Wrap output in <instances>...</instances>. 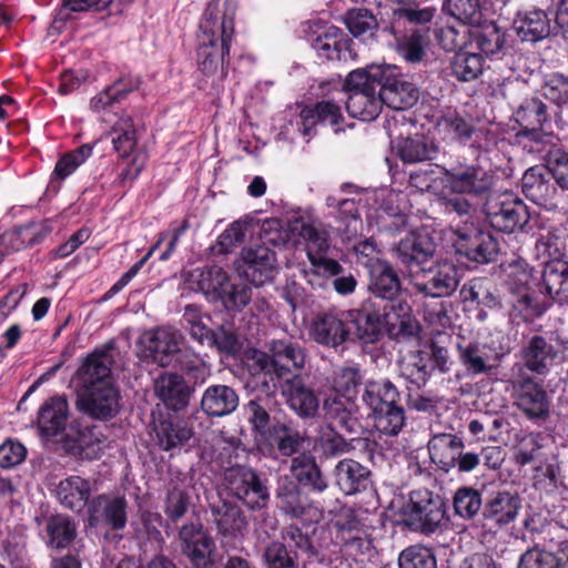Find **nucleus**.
<instances>
[{
  "label": "nucleus",
  "mask_w": 568,
  "mask_h": 568,
  "mask_svg": "<svg viewBox=\"0 0 568 568\" xmlns=\"http://www.w3.org/2000/svg\"><path fill=\"white\" fill-rule=\"evenodd\" d=\"M273 435L283 456H292L298 453L307 440L298 430L283 423L273 426Z\"/></svg>",
  "instance_id": "obj_53"
},
{
  "label": "nucleus",
  "mask_w": 568,
  "mask_h": 568,
  "mask_svg": "<svg viewBox=\"0 0 568 568\" xmlns=\"http://www.w3.org/2000/svg\"><path fill=\"white\" fill-rule=\"evenodd\" d=\"M463 446V440L453 434H438L428 442L430 458L445 467L455 466L456 455Z\"/></svg>",
  "instance_id": "obj_40"
},
{
  "label": "nucleus",
  "mask_w": 568,
  "mask_h": 568,
  "mask_svg": "<svg viewBox=\"0 0 568 568\" xmlns=\"http://www.w3.org/2000/svg\"><path fill=\"white\" fill-rule=\"evenodd\" d=\"M450 68L457 80L473 81L483 73L484 59L480 53L459 51L453 57Z\"/></svg>",
  "instance_id": "obj_44"
},
{
  "label": "nucleus",
  "mask_w": 568,
  "mask_h": 568,
  "mask_svg": "<svg viewBox=\"0 0 568 568\" xmlns=\"http://www.w3.org/2000/svg\"><path fill=\"white\" fill-rule=\"evenodd\" d=\"M369 471L353 459H343L335 467L336 483L346 495L365 489Z\"/></svg>",
  "instance_id": "obj_32"
},
{
  "label": "nucleus",
  "mask_w": 568,
  "mask_h": 568,
  "mask_svg": "<svg viewBox=\"0 0 568 568\" xmlns=\"http://www.w3.org/2000/svg\"><path fill=\"white\" fill-rule=\"evenodd\" d=\"M517 568H561V561L554 552L534 547L520 556Z\"/></svg>",
  "instance_id": "obj_63"
},
{
  "label": "nucleus",
  "mask_w": 568,
  "mask_h": 568,
  "mask_svg": "<svg viewBox=\"0 0 568 568\" xmlns=\"http://www.w3.org/2000/svg\"><path fill=\"white\" fill-rule=\"evenodd\" d=\"M363 402L372 412L398 404L400 395L389 379L368 381L365 384Z\"/></svg>",
  "instance_id": "obj_34"
},
{
  "label": "nucleus",
  "mask_w": 568,
  "mask_h": 568,
  "mask_svg": "<svg viewBox=\"0 0 568 568\" xmlns=\"http://www.w3.org/2000/svg\"><path fill=\"white\" fill-rule=\"evenodd\" d=\"M481 505L480 494L470 487L459 488L454 496V509L462 518H473Z\"/></svg>",
  "instance_id": "obj_61"
},
{
  "label": "nucleus",
  "mask_w": 568,
  "mask_h": 568,
  "mask_svg": "<svg viewBox=\"0 0 568 568\" xmlns=\"http://www.w3.org/2000/svg\"><path fill=\"white\" fill-rule=\"evenodd\" d=\"M348 39L336 28L318 36L312 43L318 57L327 60H345L348 53Z\"/></svg>",
  "instance_id": "obj_41"
},
{
  "label": "nucleus",
  "mask_w": 568,
  "mask_h": 568,
  "mask_svg": "<svg viewBox=\"0 0 568 568\" xmlns=\"http://www.w3.org/2000/svg\"><path fill=\"white\" fill-rule=\"evenodd\" d=\"M524 364H519L526 369L539 375H545L555 364L558 356V349L545 337L535 335L521 349Z\"/></svg>",
  "instance_id": "obj_22"
},
{
  "label": "nucleus",
  "mask_w": 568,
  "mask_h": 568,
  "mask_svg": "<svg viewBox=\"0 0 568 568\" xmlns=\"http://www.w3.org/2000/svg\"><path fill=\"white\" fill-rule=\"evenodd\" d=\"M379 314L383 332L390 338L400 341L418 335L419 323L406 301H392L384 305Z\"/></svg>",
  "instance_id": "obj_14"
},
{
  "label": "nucleus",
  "mask_w": 568,
  "mask_h": 568,
  "mask_svg": "<svg viewBox=\"0 0 568 568\" xmlns=\"http://www.w3.org/2000/svg\"><path fill=\"white\" fill-rule=\"evenodd\" d=\"M443 174L442 183L452 193L483 195L491 186L490 175L475 165H458L452 169L437 168Z\"/></svg>",
  "instance_id": "obj_11"
},
{
  "label": "nucleus",
  "mask_w": 568,
  "mask_h": 568,
  "mask_svg": "<svg viewBox=\"0 0 568 568\" xmlns=\"http://www.w3.org/2000/svg\"><path fill=\"white\" fill-rule=\"evenodd\" d=\"M250 359L256 372L274 374L282 378L287 374L304 368L306 363L305 349L296 343L284 339H273L267 344V352L253 351Z\"/></svg>",
  "instance_id": "obj_5"
},
{
  "label": "nucleus",
  "mask_w": 568,
  "mask_h": 568,
  "mask_svg": "<svg viewBox=\"0 0 568 568\" xmlns=\"http://www.w3.org/2000/svg\"><path fill=\"white\" fill-rule=\"evenodd\" d=\"M183 552L196 568H206L212 565V555L215 544L212 537L197 525H185L180 530Z\"/></svg>",
  "instance_id": "obj_20"
},
{
  "label": "nucleus",
  "mask_w": 568,
  "mask_h": 568,
  "mask_svg": "<svg viewBox=\"0 0 568 568\" xmlns=\"http://www.w3.org/2000/svg\"><path fill=\"white\" fill-rule=\"evenodd\" d=\"M462 364L475 375L493 371L500 361L504 352H498L488 344L468 343L458 345Z\"/></svg>",
  "instance_id": "obj_23"
},
{
  "label": "nucleus",
  "mask_w": 568,
  "mask_h": 568,
  "mask_svg": "<svg viewBox=\"0 0 568 568\" xmlns=\"http://www.w3.org/2000/svg\"><path fill=\"white\" fill-rule=\"evenodd\" d=\"M345 314L337 311L321 312L314 316L310 325V336L318 344L338 347L349 337Z\"/></svg>",
  "instance_id": "obj_16"
},
{
  "label": "nucleus",
  "mask_w": 568,
  "mask_h": 568,
  "mask_svg": "<svg viewBox=\"0 0 568 568\" xmlns=\"http://www.w3.org/2000/svg\"><path fill=\"white\" fill-rule=\"evenodd\" d=\"M358 339L365 344L374 343L384 334L379 311L353 310L347 313Z\"/></svg>",
  "instance_id": "obj_37"
},
{
  "label": "nucleus",
  "mask_w": 568,
  "mask_h": 568,
  "mask_svg": "<svg viewBox=\"0 0 568 568\" xmlns=\"http://www.w3.org/2000/svg\"><path fill=\"white\" fill-rule=\"evenodd\" d=\"M393 13L399 19H406L410 23L425 24L433 20L436 8H420L416 0H397L396 7L393 8Z\"/></svg>",
  "instance_id": "obj_55"
},
{
  "label": "nucleus",
  "mask_w": 568,
  "mask_h": 568,
  "mask_svg": "<svg viewBox=\"0 0 568 568\" xmlns=\"http://www.w3.org/2000/svg\"><path fill=\"white\" fill-rule=\"evenodd\" d=\"M436 128L442 138L447 141L466 142L474 133L471 123L457 113L442 116Z\"/></svg>",
  "instance_id": "obj_47"
},
{
  "label": "nucleus",
  "mask_w": 568,
  "mask_h": 568,
  "mask_svg": "<svg viewBox=\"0 0 568 568\" xmlns=\"http://www.w3.org/2000/svg\"><path fill=\"white\" fill-rule=\"evenodd\" d=\"M568 230V223L564 227H554L542 235L536 243L539 254L549 258H558L566 246L565 231Z\"/></svg>",
  "instance_id": "obj_60"
},
{
  "label": "nucleus",
  "mask_w": 568,
  "mask_h": 568,
  "mask_svg": "<svg viewBox=\"0 0 568 568\" xmlns=\"http://www.w3.org/2000/svg\"><path fill=\"white\" fill-rule=\"evenodd\" d=\"M88 514L91 527L106 525L116 530L123 529L126 524V500L124 497L100 495L89 504Z\"/></svg>",
  "instance_id": "obj_19"
},
{
  "label": "nucleus",
  "mask_w": 568,
  "mask_h": 568,
  "mask_svg": "<svg viewBox=\"0 0 568 568\" xmlns=\"http://www.w3.org/2000/svg\"><path fill=\"white\" fill-rule=\"evenodd\" d=\"M375 428L385 435L396 436L405 425V410L398 404L373 412Z\"/></svg>",
  "instance_id": "obj_49"
},
{
  "label": "nucleus",
  "mask_w": 568,
  "mask_h": 568,
  "mask_svg": "<svg viewBox=\"0 0 568 568\" xmlns=\"http://www.w3.org/2000/svg\"><path fill=\"white\" fill-rule=\"evenodd\" d=\"M291 473L300 484L310 486L318 493L324 491L328 486L315 457L311 453H302L294 457L291 464Z\"/></svg>",
  "instance_id": "obj_31"
},
{
  "label": "nucleus",
  "mask_w": 568,
  "mask_h": 568,
  "mask_svg": "<svg viewBox=\"0 0 568 568\" xmlns=\"http://www.w3.org/2000/svg\"><path fill=\"white\" fill-rule=\"evenodd\" d=\"M514 28L523 41L536 42L550 33V19L538 8L519 11L514 20Z\"/></svg>",
  "instance_id": "obj_28"
},
{
  "label": "nucleus",
  "mask_w": 568,
  "mask_h": 568,
  "mask_svg": "<svg viewBox=\"0 0 568 568\" xmlns=\"http://www.w3.org/2000/svg\"><path fill=\"white\" fill-rule=\"evenodd\" d=\"M363 200L362 194L356 193V197H344L341 195H329L326 199V204L329 207H336L338 211L337 217L343 221L347 222L346 229L352 232L356 233L358 231L357 223H358V207L357 204L361 203Z\"/></svg>",
  "instance_id": "obj_52"
},
{
  "label": "nucleus",
  "mask_w": 568,
  "mask_h": 568,
  "mask_svg": "<svg viewBox=\"0 0 568 568\" xmlns=\"http://www.w3.org/2000/svg\"><path fill=\"white\" fill-rule=\"evenodd\" d=\"M443 504L428 489H417L399 507L398 521L413 530L433 532L444 518Z\"/></svg>",
  "instance_id": "obj_6"
},
{
  "label": "nucleus",
  "mask_w": 568,
  "mask_h": 568,
  "mask_svg": "<svg viewBox=\"0 0 568 568\" xmlns=\"http://www.w3.org/2000/svg\"><path fill=\"white\" fill-rule=\"evenodd\" d=\"M189 486L190 480L186 476L171 480L164 503V513L170 519L178 520L186 513L189 506L186 488Z\"/></svg>",
  "instance_id": "obj_43"
},
{
  "label": "nucleus",
  "mask_w": 568,
  "mask_h": 568,
  "mask_svg": "<svg viewBox=\"0 0 568 568\" xmlns=\"http://www.w3.org/2000/svg\"><path fill=\"white\" fill-rule=\"evenodd\" d=\"M159 446L164 450L181 447L193 436V430L183 420L161 419L154 424Z\"/></svg>",
  "instance_id": "obj_36"
},
{
  "label": "nucleus",
  "mask_w": 568,
  "mask_h": 568,
  "mask_svg": "<svg viewBox=\"0 0 568 568\" xmlns=\"http://www.w3.org/2000/svg\"><path fill=\"white\" fill-rule=\"evenodd\" d=\"M155 394L170 408L180 410L189 405L193 389L175 373H164L155 381Z\"/></svg>",
  "instance_id": "obj_24"
},
{
  "label": "nucleus",
  "mask_w": 568,
  "mask_h": 568,
  "mask_svg": "<svg viewBox=\"0 0 568 568\" xmlns=\"http://www.w3.org/2000/svg\"><path fill=\"white\" fill-rule=\"evenodd\" d=\"M396 150L405 163L432 161L437 154V145L428 138L418 134L399 141Z\"/></svg>",
  "instance_id": "obj_38"
},
{
  "label": "nucleus",
  "mask_w": 568,
  "mask_h": 568,
  "mask_svg": "<svg viewBox=\"0 0 568 568\" xmlns=\"http://www.w3.org/2000/svg\"><path fill=\"white\" fill-rule=\"evenodd\" d=\"M45 544L55 549L68 548L77 537L74 521L67 515L57 514L45 520Z\"/></svg>",
  "instance_id": "obj_33"
},
{
  "label": "nucleus",
  "mask_w": 568,
  "mask_h": 568,
  "mask_svg": "<svg viewBox=\"0 0 568 568\" xmlns=\"http://www.w3.org/2000/svg\"><path fill=\"white\" fill-rule=\"evenodd\" d=\"M268 241L274 245H300L305 244L307 257L311 264L320 274L326 276H337L342 274L341 264L325 256L328 250V241L325 232L318 230L313 224L296 220L290 224L288 230L275 234Z\"/></svg>",
  "instance_id": "obj_4"
},
{
  "label": "nucleus",
  "mask_w": 568,
  "mask_h": 568,
  "mask_svg": "<svg viewBox=\"0 0 568 568\" xmlns=\"http://www.w3.org/2000/svg\"><path fill=\"white\" fill-rule=\"evenodd\" d=\"M345 23L354 37L373 34L374 30L377 28L375 17L366 9L349 11L346 16Z\"/></svg>",
  "instance_id": "obj_64"
},
{
  "label": "nucleus",
  "mask_w": 568,
  "mask_h": 568,
  "mask_svg": "<svg viewBox=\"0 0 568 568\" xmlns=\"http://www.w3.org/2000/svg\"><path fill=\"white\" fill-rule=\"evenodd\" d=\"M369 288L375 295L387 300H392L398 293L399 280L388 263L377 261L372 267Z\"/></svg>",
  "instance_id": "obj_39"
},
{
  "label": "nucleus",
  "mask_w": 568,
  "mask_h": 568,
  "mask_svg": "<svg viewBox=\"0 0 568 568\" xmlns=\"http://www.w3.org/2000/svg\"><path fill=\"white\" fill-rule=\"evenodd\" d=\"M443 10L464 24H475L480 21L479 0H446Z\"/></svg>",
  "instance_id": "obj_54"
},
{
  "label": "nucleus",
  "mask_w": 568,
  "mask_h": 568,
  "mask_svg": "<svg viewBox=\"0 0 568 568\" xmlns=\"http://www.w3.org/2000/svg\"><path fill=\"white\" fill-rule=\"evenodd\" d=\"M344 88L349 92L346 109L351 116L362 121H372L378 116L382 110V102L376 84L373 81L355 83L354 85L349 83L348 74Z\"/></svg>",
  "instance_id": "obj_15"
},
{
  "label": "nucleus",
  "mask_w": 568,
  "mask_h": 568,
  "mask_svg": "<svg viewBox=\"0 0 568 568\" xmlns=\"http://www.w3.org/2000/svg\"><path fill=\"white\" fill-rule=\"evenodd\" d=\"M301 120L303 125V134H310L311 126L316 122L326 123L338 132L341 128L339 122L343 120L341 108L332 101H322L314 108H305L301 112Z\"/></svg>",
  "instance_id": "obj_35"
},
{
  "label": "nucleus",
  "mask_w": 568,
  "mask_h": 568,
  "mask_svg": "<svg viewBox=\"0 0 568 568\" xmlns=\"http://www.w3.org/2000/svg\"><path fill=\"white\" fill-rule=\"evenodd\" d=\"M424 281H416L414 286L420 293L432 297H444L453 294L459 277L456 266L452 262H438L425 272Z\"/></svg>",
  "instance_id": "obj_17"
},
{
  "label": "nucleus",
  "mask_w": 568,
  "mask_h": 568,
  "mask_svg": "<svg viewBox=\"0 0 568 568\" xmlns=\"http://www.w3.org/2000/svg\"><path fill=\"white\" fill-rule=\"evenodd\" d=\"M523 192L531 201L541 204L554 192L552 186L545 179V169L534 166L528 169L523 176Z\"/></svg>",
  "instance_id": "obj_45"
},
{
  "label": "nucleus",
  "mask_w": 568,
  "mask_h": 568,
  "mask_svg": "<svg viewBox=\"0 0 568 568\" xmlns=\"http://www.w3.org/2000/svg\"><path fill=\"white\" fill-rule=\"evenodd\" d=\"M402 375L418 387L428 379L427 356L423 352H414L404 358L400 365Z\"/></svg>",
  "instance_id": "obj_57"
},
{
  "label": "nucleus",
  "mask_w": 568,
  "mask_h": 568,
  "mask_svg": "<svg viewBox=\"0 0 568 568\" xmlns=\"http://www.w3.org/2000/svg\"><path fill=\"white\" fill-rule=\"evenodd\" d=\"M517 122L525 129H530L534 136L539 135L537 128L546 121V105L537 98L526 99L516 111Z\"/></svg>",
  "instance_id": "obj_48"
},
{
  "label": "nucleus",
  "mask_w": 568,
  "mask_h": 568,
  "mask_svg": "<svg viewBox=\"0 0 568 568\" xmlns=\"http://www.w3.org/2000/svg\"><path fill=\"white\" fill-rule=\"evenodd\" d=\"M214 521L219 531L224 537H236L246 529V519L241 509L227 503H223L214 511Z\"/></svg>",
  "instance_id": "obj_42"
},
{
  "label": "nucleus",
  "mask_w": 568,
  "mask_h": 568,
  "mask_svg": "<svg viewBox=\"0 0 568 568\" xmlns=\"http://www.w3.org/2000/svg\"><path fill=\"white\" fill-rule=\"evenodd\" d=\"M373 81L376 84L382 105L404 110L417 101V90L406 81L395 65H369L349 72V83Z\"/></svg>",
  "instance_id": "obj_3"
},
{
  "label": "nucleus",
  "mask_w": 568,
  "mask_h": 568,
  "mask_svg": "<svg viewBox=\"0 0 568 568\" xmlns=\"http://www.w3.org/2000/svg\"><path fill=\"white\" fill-rule=\"evenodd\" d=\"M286 404L302 418H314L320 410V398L301 378L286 379L281 386Z\"/></svg>",
  "instance_id": "obj_21"
},
{
  "label": "nucleus",
  "mask_w": 568,
  "mask_h": 568,
  "mask_svg": "<svg viewBox=\"0 0 568 568\" xmlns=\"http://www.w3.org/2000/svg\"><path fill=\"white\" fill-rule=\"evenodd\" d=\"M489 224L497 231L513 233L529 221L526 204L513 193L490 195L484 206Z\"/></svg>",
  "instance_id": "obj_8"
},
{
  "label": "nucleus",
  "mask_w": 568,
  "mask_h": 568,
  "mask_svg": "<svg viewBox=\"0 0 568 568\" xmlns=\"http://www.w3.org/2000/svg\"><path fill=\"white\" fill-rule=\"evenodd\" d=\"M235 10L225 4L221 10L217 1H211L203 13L197 34L196 62L205 74H214L224 63L234 37Z\"/></svg>",
  "instance_id": "obj_2"
},
{
  "label": "nucleus",
  "mask_w": 568,
  "mask_h": 568,
  "mask_svg": "<svg viewBox=\"0 0 568 568\" xmlns=\"http://www.w3.org/2000/svg\"><path fill=\"white\" fill-rule=\"evenodd\" d=\"M452 241L458 254L477 263H489L498 252L496 240L467 220L464 226H455Z\"/></svg>",
  "instance_id": "obj_9"
},
{
  "label": "nucleus",
  "mask_w": 568,
  "mask_h": 568,
  "mask_svg": "<svg viewBox=\"0 0 568 568\" xmlns=\"http://www.w3.org/2000/svg\"><path fill=\"white\" fill-rule=\"evenodd\" d=\"M566 270L568 264L561 261L547 263L544 268L542 285L547 295L554 301L558 300L564 277L567 275Z\"/></svg>",
  "instance_id": "obj_62"
},
{
  "label": "nucleus",
  "mask_w": 568,
  "mask_h": 568,
  "mask_svg": "<svg viewBox=\"0 0 568 568\" xmlns=\"http://www.w3.org/2000/svg\"><path fill=\"white\" fill-rule=\"evenodd\" d=\"M521 507L520 498L509 491L491 494L484 505L483 516L496 526H506L513 523Z\"/></svg>",
  "instance_id": "obj_26"
},
{
  "label": "nucleus",
  "mask_w": 568,
  "mask_h": 568,
  "mask_svg": "<svg viewBox=\"0 0 568 568\" xmlns=\"http://www.w3.org/2000/svg\"><path fill=\"white\" fill-rule=\"evenodd\" d=\"M69 406L64 397L54 396L45 400L38 413V429L42 437H53L64 430Z\"/></svg>",
  "instance_id": "obj_27"
},
{
  "label": "nucleus",
  "mask_w": 568,
  "mask_h": 568,
  "mask_svg": "<svg viewBox=\"0 0 568 568\" xmlns=\"http://www.w3.org/2000/svg\"><path fill=\"white\" fill-rule=\"evenodd\" d=\"M239 405V396L226 385H213L205 389L201 407L205 414L222 417L231 414Z\"/></svg>",
  "instance_id": "obj_30"
},
{
  "label": "nucleus",
  "mask_w": 568,
  "mask_h": 568,
  "mask_svg": "<svg viewBox=\"0 0 568 568\" xmlns=\"http://www.w3.org/2000/svg\"><path fill=\"white\" fill-rule=\"evenodd\" d=\"M92 145L83 144L74 151L63 154L54 166L53 176L59 180H64L71 175L92 155Z\"/></svg>",
  "instance_id": "obj_56"
},
{
  "label": "nucleus",
  "mask_w": 568,
  "mask_h": 568,
  "mask_svg": "<svg viewBox=\"0 0 568 568\" xmlns=\"http://www.w3.org/2000/svg\"><path fill=\"white\" fill-rule=\"evenodd\" d=\"M395 251L406 266L422 265L434 255L435 244L426 232H412L399 241Z\"/></svg>",
  "instance_id": "obj_25"
},
{
  "label": "nucleus",
  "mask_w": 568,
  "mask_h": 568,
  "mask_svg": "<svg viewBox=\"0 0 568 568\" xmlns=\"http://www.w3.org/2000/svg\"><path fill=\"white\" fill-rule=\"evenodd\" d=\"M183 343L182 334L172 327H160L145 333L141 338L142 353L159 366H170Z\"/></svg>",
  "instance_id": "obj_12"
},
{
  "label": "nucleus",
  "mask_w": 568,
  "mask_h": 568,
  "mask_svg": "<svg viewBox=\"0 0 568 568\" xmlns=\"http://www.w3.org/2000/svg\"><path fill=\"white\" fill-rule=\"evenodd\" d=\"M227 489L242 500L248 508L256 509L266 505L268 493L255 471L244 467L229 470L226 475Z\"/></svg>",
  "instance_id": "obj_13"
},
{
  "label": "nucleus",
  "mask_w": 568,
  "mask_h": 568,
  "mask_svg": "<svg viewBox=\"0 0 568 568\" xmlns=\"http://www.w3.org/2000/svg\"><path fill=\"white\" fill-rule=\"evenodd\" d=\"M229 275L219 266L209 267L199 272V290L213 300H219L229 287Z\"/></svg>",
  "instance_id": "obj_51"
},
{
  "label": "nucleus",
  "mask_w": 568,
  "mask_h": 568,
  "mask_svg": "<svg viewBox=\"0 0 568 568\" xmlns=\"http://www.w3.org/2000/svg\"><path fill=\"white\" fill-rule=\"evenodd\" d=\"M399 568H436L432 550L420 545L404 549L398 557Z\"/></svg>",
  "instance_id": "obj_59"
},
{
  "label": "nucleus",
  "mask_w": 568,
  "mask_h": 568,
  "mask_svg": "<svg viewBox=\"0 0 568 568\" xmlns=\"http://www.w3.org/2000/svg\"><path fill=\"white\" fill-rule=\"evenodd\" d=\"M92 493L91 483L81 476H69L57 486L55 496L60 504L74 511H80L87 505Z\"/></svg>",
  "instance_id": "obj_29"
},
{
  "label": "nucleus",
  "mask_w": 568,
  "mask_h": 568,
  "mask_svg": "<svg viewBox=\"0 0 568 568\" xmlns=\"http://www.w3.org/2000/svg\"><path fill=\"white\" fill-rule=\"evenodd\" d=\"M112 144L114 151L121 158L133 155L126 169L121 173V179L134 180L143 170L146 162V154L136 150V131L130 116H121L112 126Z\"/></svg>",
  "instance_id": "obj_10"
},
{
  "label": "nucleus",
  "mask_w": 568,
  "mask_h": 568,
  "mask_svg": "<svg viewBox=\"0 0 568 568\" xmlns=\"http://www.w3.org/2000/svg\"><path fill=\"white\" fill-rule=\"evenodd\" d=\"M515 403L529 419H546L549 416L550 398L541 384L530 377L524 367L514 365L510 379Z\"/></svg>",
  "instance_id": "obj_7"
},
{
  "label": "nucleus",
  "mask_w": 568,
  "mask_h": 568,
  "mask_svg": "<svg viewBox=\"0 0 568 568\" xmlns=\"http://www.w3.org/2000/svg\"><path fill=\"white\" fill-rule=\"evenodd\" d=\"M112 351V345L94 349L77 371L80 386L78 406L95 419L112 418L120 407V395L111 374Z\"/></svg>",
  "instance_id": "obj_1"
},
{
  "label": "nucleus",
  "mask_w": 568,
  "mask_h": 568,
  "mask_svg": "<svg viewBox=\"0 0 568 568\" xmlns=\"http://www.w3.org/2000/svg\"><path fill=\"white\" fill-rule=\"evenodd\" d=\"M275 254L265 246L244 248L237 266L240 275L255 286L264 284L273 276Z\"/></svg>",
  "instance_id": "obj_18"
},
{
  "label": "nucleus",
  "mask_w": 568,
  "mask_h": 568,
  "mask_svg": "<svg viewBox=\"0 0 568 568\" xmlns=\"http://www.w3.org/2000/svg\"><path fill=\"white\" fill-rule=\"evenodd\" d=\"M335 526L346 544L362 541L365 535L364 525L358 514L351 507H342L338 510L335 517Z\"/></svg>",
  "instance_id": "obj_50"
},
{
  "label": "nucleus",
  "mask_w": 568,
  "mask_h": 568,
  "mask_svg": "<svg viewBox=\"0 0 568 568\" xmlns=\"http://www.w3.org/2000/svg\"><path fill=\"white\" fill-rule=\"evenodd\" d=\"M542 436L538 433L518 435L513 447V457L518 466H526L537 460L541 455Z\"/></svg>",
  "instance_id": "obj_46"
},
{
  "label": "nucleus",
  "mask_w": 568,
  "mask_h": 568,
  "mask_svg": "<svg viewBox=\"0 0 568 568\" xmlns=\"http://www.w3.org/2000/svg\"><path fill=\"white\" fill-rule=\"evenodd\" d=\"M362 374L357 366H343L334 372L332 387L336 394L353 396L362 383Z\"/></svg>",
  "instance_id": "obj_58"
}]
</instances>
